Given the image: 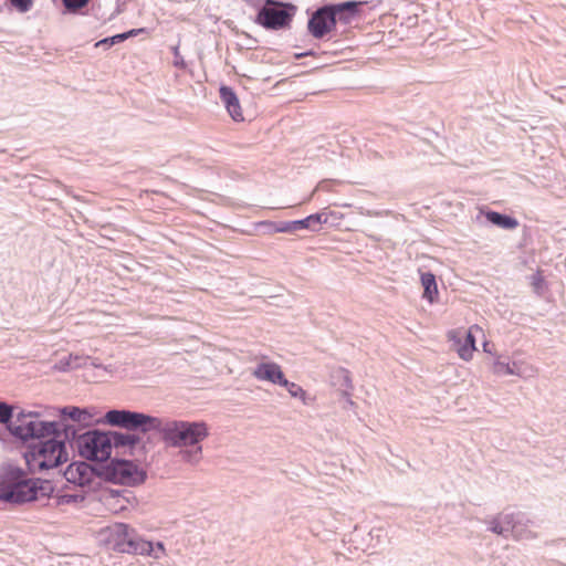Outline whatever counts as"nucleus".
I'll return each instance as SVG.
<instances>
[{
  "instance_id": "obj_1",
  "label": "nucleus",
  "mask_w": 566,
  "mask_h": 566,
  "mask_svg": "<svg viewBox=\"0 0 566 566\" xmlns=\"http://www.w3.org/2000/svg\"><path fill=\"white\" fill-rule=\"evenodd\" d=\"M155 431L160 433L163 441L174 448H186L179 451L184 462L198 464L202 459L200 442L209 436V429L203 421L167 420L158 418Z\"/></svg>"
},
{
  "instance_id": "obj_2",
  "label": "nucleus",
  "mask_w": 566,
  "mask_h": 566,
  "mask_svg": "<svg viewBox=\"0 0 566 566\" xmlns=\"http://www.w3.org/2000/svg\"><path fill=\"white\" fill-rule=\"evenodd\" d=\"M76 428L72 424L59 423V429L36 443H31L24 453L27 464L31 470L54 469L67 461L66 441L75 439Z\"/></svg>"
},
{
  "instance_id": "obj_3",
  "label": "nucleus",
  "mask_w": 566,
  "mask_h": 566,
  "mask_svg": "<svg viewBox=\"0 0 566 566\" xmlns=\"http://www.w3.org/2000/svg\"><path fill=\"white\" fill-rule=\"evenodd\" d=\"M53 485L49 481L29 479L18 467H8L0 478V501L13 504L49 497Z\"/></svg>"
},
{
  "instance_id": "obj_4",
  "label": "nucleus",
  "mask_w": 566,
  "mask_h": 566,
  "mask_svg": "<svg viewBox=\"0 0 566 566\" xmlns=\"http://www.w3.org/2000/svg\"><path fill=\"white\" fill-rule=\"evenodd\" d=\"M57 421H43L33 411L19 410L9 427L10 434L22 442L44 439L59 429Z\"/></svg>"
},
{
  "instance_id": "obj_5",
  "label": "nucleus",
  "mask_w": 566,
  "mask_h": 566,
  "mask_svg": "<svg viewBox=\"0 0 566 566\" xmlns=\"http://www.w3.org/2000/svg\"><path fill=\"white\" fill-rule=\"evenodd\" d=\"M107 544L116 552L150 555L153 543L140 538L127 524L115 523L105 530Z\"/></svg>"
},
{
  "instance_id": "obj_6",
  "label": "nucleus",
  "mask_w": 566,
  "mask_h": 566,
  "mask_svg": "<svg viewBox=\"0 0 566 566\" xmlns=\"http://www.w3.org/2000/svg\"><path fill=\"white\" fill-rule=\"evenodd\" d=\"M104 422L112 427H118L127 431H139L145 434L155 431L158 417L129 409H111L106 411Z\"/></svg>"
},
{
  "instance_id": "obj_7",
  "label": "nucleus",
  "mask_w": 566,
  "mask_h": 566,
  "mask_svg": "<svg viewBox=\"0 0 566 566\" xmlns=\"http://www.w3.org/2000/svg\"><path fill=\"white\" fill-rule=\"evenodd\" d=\"M296 7L277 0H264L258 11L255 22L266 30L289 28L295 14Z\"/></svg>"
},
{
  "instance_id": "obj_8",
  "label": "nucleus",
  "mask_w": 566,
  "mask_h": 566,
  "mask_svg": "<svg viewBox=\"0 0 566 566\" xmlns=\"http://www.w3.org/2000/svg\"><path fill=\"white\" fill-rule=\"evenodd\" d=\"M105 462L99 474L106 481L133 486L143 483L146 479L145 471L130 460L109 458Z\"/></svg>"
},
{
  "instance_id": "obj_9",
  "label": "nucleus",
  "mask_w": 566,
  "mask_h": 566,
  "mask_svg": "<svg viewBox=\"0 0 566 566\" xmlns=\"http://www.w3.org/2000/svg\"><path fill=\"white\" fill-rule=\"evenodd\" d=\"M81 457L90 461L105 462L109 460V443L106 432L97 429L75 434L73 439Z\"/></svg>"
},
{
  "instance_id": "obj_10",
  "label": "nucleus",
  "mask_w": 566,
  "mask_h": 566,
  "mask_svg": "<svg viewBox=\"0 0 566 566\" xmlns=\"http://www.w3.org/2000/svg\"><path fill=\"white\" fill-rule=\"evenodd\" d=\"M109 443V454L112 449H124L123 454L137 458L145 453V444L142 443V437L130 432L108 431L106 432Z\"/></svg>"
},
{
  "instance_id": "obj_11",
  "label": "nucleus",
  "mask_w": 566,
  "mask_h": 566,
  "mask_svg": "<svg viewBox=\"0 0 566 566\" xmlns=\"http://www.w3.org/2000/svg\"><path fill=\"white\" fill-rule=\"evenodd\" d=\"M522 517V513H501L490 522L489 530L505 538L510 535L515 538L523 537V534L520 532Z\"/></svg>"
},
{
  "instance_id": "obj_12",
  "label": "nucleus",
  "mask_w": 566,
  "mask_h": 566,
  "mask_svg": "<svg viewBox=\"0 0 566 566\" xmlns=\"http://www.w3.org/2000/svg\"><path fill=\"white\" fill-rule=\"evenodd\" d=\"M333 13L331 4H326L318 8L308 19V32L315 39H323L336 27Z\"/></svg>"
},
{
  "instance_id": "obj_13",
  "label": "nucleus",
  "mask_w": 566,
  "mask_h": 566,
  "mask_svg": "<svg viewBox=\"0 0 566 566\" xmlns=\"http://www.w3.org/2000/svg\"><path fill=\"white\" fill-rule=\"evenodd\" d=\"M328 220V214L326 212H317L310 214L308 217L301 220L293 221H282L280 222L275 231L282 233H293L298 230H311V231H319L323 223H326Z\"/></svg>"
},
{
  "instance_id": "obj_14",
  "label": "nucleus",
  "mask_w": 566,
  "mask_h": 566,
  "mask_svg": "<svg viewBox=\"0 0 566 566\" xmlns=\"http://www.w3.org/2000/svg\"><path fill=\"white\" fill-rule=\"evenodd\" d=\"M474 332H482V329L478 325H472L464 333L458 331L449 333L450 339L457 344L458 354L463 360H470L473 352L476 350Z\"/></svg>"
},
{
  "instance_id": "obj_15",
  "label": "nucleus",
  "mask_w": 566,
  "mask_h": 566,
  "mask_svg": "<svg viewBox=\"0 0 566 566\" xmlns=\"http://www.w3.org/2000/svg\"><path fill=\"white\" fill-rule=\"evenodd\" d=\"M220 99L224 104L229 115L235 122L243 120V115L240 106L239 98L230 86L222 85L219 90Z\"/></svg>"
},
{
  "instance_id": "obj_16",
  "label": "nucleus",
  "mask_w": 566,
  "mask_h": 566,
  "mask_svg": "<svg viewBox=\"0 0 566 566\" xmlns=\"http://www.w3.org/2000/svg\"><path fill=\"white\" fill-rule=\"evenodd\" d=\"M254 376L260 380H268L280 386H282L286 379L281 366L276 363H261L254 370Z\"/></svg>"
},
{
  "instance_id": "obj_17",
  "label": "nucleus",
  "mask_w": 566,
  "mask_h": 566,
  "mask_svg": "<svg viewBox=\"0 0 566 566\" xmlns=\"http://www.w3.org/2000/svg\"><path fill=\"white\" fill-rule=\"evenodd\" d=\"M92 468L85 462H73L64 471L65 479L78 485H85L91 481Z\"/></svg>"
},
{
  "instance_id": "obj_18",
  "label": "nucleus",
  "mask_w": 566,
  "mask_h": 566,
  "mask_svg": "<svg viewBox=\"0 0 566 566\" xmlns=\"http://www.w3.org/2000/svg\"><path fill=\"white\" fill-rule=\"evenodd\" d=\"M332 12L334 15L335 24L340 22L343 24H349L358 14L359 2L346 1L338 4H331Z\"/></svg>"
},
{
  "instance_id": "obj_19",
  "label": "nucleus",
  "mask_w": 566,
  "mask_h": 566,
  "mask_svg": "<svg viewBox=\"0 0 566 566\" xmlns=\"http://www.w3.org/2000/svg\"><path fill=\"white\" fill-rule=\"evenodd\" d=\"M485 218L490 223L505 230H513L518 226V221L515 218L497 211H488Z\"/></svg>"
},
{
  "instance_id": "obj_20",
  "label": "nucleus",
  "mask_w": 566,
  "mask_h": 566,
  "mask_svg": "<svg viewBox=\"0 0 566 566\" xmlns=\"http://www.w3.org/2000/svg\"><path fill=\"white\" fill-rule=\"evenodd\" d=\"M420 279L423 286V298L428 300L429 303L436 302L439 292L434 274L431 272H422Z\"/></svg>"
},
{
  "instance_id": "obj_21",
  "label": "nucleus",
  "mask_w": 566,
  "mask_h": 566,
  "mask_svg": "<svg viewBox=\"0 0 566 566\" xmlns=\"http://www.w3.org/2000/svg\"><path fill=\"white\" fill-rule=\"evenodd\" d=\"M62 416H67L75 422L86 423L92 418V415L86 409H81L78 407H64L61 409Z\"/></svg>"
},
{
  "instance_id": "obj_22",
  "label": "nucleus",
  "mask_w": 566,
  "mask_h": 566,
  "mask_svg": "<svg viewBox=\"0 0 566 566\" xmlns=\"http://www.w3.org/2000/svg\"><path fill=\"white\" fill-rule=\"evenodd\" d=\"M492 371L499 376L520 375L516 363L510 365L509 361L502 360L500 357L493 363Z\"/></svg>"
},
{
  "instance_id": "obj_23",
  "label": "nucleus",
  "mask_w": 566,
  "mask_h": 566,
  "mask_svg": "<svg viewBox=\"0 0 566 566\" xmlns=\"http://www.w3.org/2000/svg\"><path fill=\"white\" fill-rule=\"evenodd\" d=\"M282 387L289 391L291 397L302 400L304 405L310 403L307 401V392L300 385L285 379V382L282 384Z\"/></svg>"
},
{
  "instance_id": "obj_24",
  "label": "nucleus",
  "mask_w": 566,
  "mask_h": 566,
  "mask_svg": "<svg viewBox=\"0 0 566 566\" xmlns=\"http://www.w3.org/2000/svg\"><path fill=\"white\" fill-rule=\"evenodd\" d=\"M15 408L4 401H0V423L9 430L15 416Z\"/></svg>"
},
{
  "instance_id": "obj_25",
  "label": "nucleus",
  "mask_w": 566,
  "mask_h": 566,
  "mask_svg": "<svg viewBox=\"0 0 566 566\" xmlns=\"http://www.w3.org/2000/svg\"><path fill=\"white\" fill-rule=\"evenodd\" d=\"M91 0H62L65 10L70 13H77L85 8Z\"/></svg>"
},
{
  "instance_id": "obj_26",
  "label": "nucleus",
  "mask_w": 566,
  "mask_h": 566,
  "mask_svg": "<svg viewBox=\"0 0 566 566\" xmlns=\"http://www.w3.org/2000/svg\"><path fill=\"white\" fill-rule=\"evenodd\" d=\"M531 285L533 286L534 289V292L537 294V295H542L543 292H544V285H545V280L541 273V271H537L535 274H533L531 276Z\"/></svg>"
},
{
  "instance_id": "obj_27",
  "label": "nucleus",
  "mask_w": 566,
  "mask_h": 566,
  "mask_svg": "<svg viewBox=\"0 0 566 566\" xmlns=\"http://www.w3.org/2000/svg\"><path fill=\"white\" fill-rule=\"evenodd\" d=\"M90 356H82V355H75L70 354L69 360L72 363V369L81 368L83 366H86L88 363Z\"/></svg>"
},
{
  "instance_id": "obj_28",
  "label": "nucleus",
  "mask_w": 566,
  "mask_h": 566,
  "mask_svg": "<svg viewBox=\"0 0 566 566\" xmlns=\"http://www.w3.org/2000/svg\"><path fill=\"white\" fill-rule=\"evenodd\" d=\"M11 6L20 12H28L33 4L32 0H9Z\"/></svg>"
},
{
  "instance_id": "obj_29",
  "label": "nucleus",
  "mask_w": 566,
  "mask_h": 566,
  "mask_svg": "<svg viewBox=\"0 0 566 566\" xmlns=\"http://www.w3.org/2000/svg\"><path fill=\"white\" fill-rule=\"evenodd\" d=\"M53 368L57 371H67V370H71L72 369V363L71 360H69V356H65V357H62L61 359H59Z\"/></svg>"
},
{
  "instance_id": "obj_30",
  "label": "nucleus",
  "mask_w": 566,
  "mask_h": 566,
  "mask_svg": "<svg viewBox=\"0 0 566 566\" xmlns=\"http://www.w3.org/2000/svg\"><path fill=\"white\" fill-rule=\"evenodd\" d=\"M172 53H174V66L178 67V69H185L186 67V62L182 57V55L180 54L179 52V46L176 45L172 48Z\"/></svg>"
},
{
  "instance_id": "obj_31",
  "label": "nucleus",
  "mask_w": 566,
  "mask_h": 566,
  "mask_svg": "<svg viewBox=\"0 0 566 566\" xmlns=\"http://www.w3.org/2000/svg\"><path fill=\"white\" fill-rule=\"evenodd\" d=\"M336 182L335 180H331V179H325V180H322L321 182H318V185L316 186V188L314 189V191L312 192V195L310 196L308 200L313 197L314 192L315 191H331L332 190V185Z\"/></svg>"
},
{
  "instance_id": "obj_32",
  "label": "nucleus",
  "mask_w": 566,
  "mask_h": 566,
  "mask_svg": "<svg viewBox=\"0 0 566 566\" xmlns=\"http://www.w3.org/2000/svg\"><path fill=\"white\" fill-rule=\"evenodd\" d=\"M111 41H112L111 36L104 38L95 43V48H103L104 50H107V49L112 48L113 45H115L114 42H111Z\"/></svg>"
},
{
  "instance_id": "obj_33",
  "label": "nucleus",
  "mask_w": 566,
  "mask_h": 566,
  "mask_svg": "<svg viewBox=\"0 0 566 566\" xmlns=\"http://www.w3.org/2000/svg\"><path fill=\"white\" fill-rule=\"evenodd\" d=\"M339 375L342 376L343 378V385L347 388V389H350L353 386H352V379L349 377V373L346 370V369H340L339 371Z\"/></svg>"
},
{
  "instance_id": "obj_34",
  "label": "nucleus",
  "mask_w": 566,
  "mask_h": 566,
  "mask_svg": "<svg viewBox=\"0 0 566 566\" xmlns=\"http://www.w3.org/2000/svg\"><path fill=\"white\" fill-rule=\"evenodd\" d=\"M520 532L523 534V538L531 537V531H528L526 528V523H525V516L524 515L522 517V524L520 525ZM518 539H522V537H520Z\"/></svg>"
},
{
  "instance_id": "obj_35",
  "label": "nucleus",
  "mask_w": 566,
  "mask_h": 566,
  "mask_svg": "<svg viewBox=\"0 0 566 566\" xmlns=\"http://www.w3.org/2000/svg\"><path fill=\"white\" fill-rule=\"evenodd\" d=\"M112 38V41L111 42H114V44H118L120 42H124L125 40H127V35L123 33H118V34H115Z\"/></svg>"
},
{
  "instance_id": "obj_36",
  "label": "nucleus",
  "mask_w": 566,
  "mask_h": 566,
  "mask_svg": "<svg viewBox=\"0 0 566 566\" xmlns=\"http://www.w3.org/2000/svg\"><path fill=\"white\" fill-rule=\"evenodd\" d=\"M87 364H90L91 366H93V367H95V368H104V369H106V367H104V366L102 365V363L98 360V358H92V357H90V359H88V363H87Z\"/></svg>"
},
{
  "instance_id": "obj_37",
  "label": "nucleus",
  "mask_w": 566,
  "mask_h": 566,
  "mask_svg": "<svg viewBox=\"0 0 566 566\" xmlns=\"http://www.w3.org/2000/svg\"><path fill=\"white\" fill-rule=\"evenodd\" d=\"M143 31H144V29H132V30H129L127 32H124V34H126L127 39H129V38H132L134 35H137L138 33H140Z\"/></svg>"
},
{
  "instance_id": "obj_38",
  "label": "nucleus",
  "mask_w": 566,
  "mask_h": 566,
  "mask_svg": "<svg viewBox=\"0 0 566 566\" xmlns=\"http://www.w3.org/2000/svg\"><path fill=\"white\" fill-rule=\"evenodd\" d=\"M315 53L313 51H307V52H303V53H300V54H296L295 56L297 59H301V57H305V56H314Z\"/></svg>"
},
{
  "instance_id": "obj_39",
  "label": "nucleus",
  "mask_w": 566,
  "mask_h": 566,
  "mask_svg": "<svg viewBox=\"0 0 566 566\" xmlns=\"http://www.w3.org/2000/svg\"><path fill=\"white\" fill-rule=\"evenodd\" d=\"M483 348H484V352H489V343H486V342H485V343L483 344Z\"/></svg>"
},
{
  "instance_id": "obj_40",
  "label": "nucleus",
  "mask_w": 566,
  "mask_h": 566,
  "mask_svg": "<svg viewBox=\"0 0 566 566\" xmlns=\"http://www.w3.org/2000/svg\"><path fill=\"white\" fill-rule=\"evenodd\" d=\"M157 547H158V549L164 552V545L161 543H157Z\"/></svg>"
}]
</instances>
